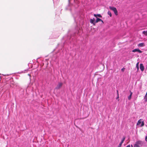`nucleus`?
Returning a JSON list of instances; mask_svg holds the SVG:
<instances>
[{"label":"nucleus","mask_w":147,"mask_h":147,"mask_svg":"<svg viewBox=\"0 0 147 147\" xmlns=\"http://www.w3.org/2000/svg\"><path fill=\"white\" fill-rule=\"evenodd\" d=\"M68 1L69 4L66 8L67 9L71 11L74 8H77L79 6V0H69Z\"/></svg>","instance_id":"1"},{"label":"nucleus","mask_w":147,"mask_h":147,"mask_svg":"<svg viewBox=\"0 0 147 147\" xmlns=\"http://www.w3.org/2000/svg\"><path fill=\"white\" fill-rule=\"evenodd\" d=\"M143 142L140 140L137 141L134 145V147H141L142 146Z\"/></svg>","instance_id":"2"},{"label":"nucleus","mask_w":147,"mask_h":147,"mask_svg":"<svg viewBox=\"0 0 147 147\" xmlns=\"http://www.w3.org/2000/svg\"><path fill=\"white\" fill-rule=\"evenodd\" d=\"M141 123V124L140 125L141 127L143 126L144 125V121L143 119H139L138 121V122L137 123V125H139Z\"/></svg>","instance_id":"3"},{"label":"nucleus","mask_w":147,"mask_h":147,"mask_svg":"<svg viewBox=\"0 0 147 147\" xmlns=\"http://www.w3.org/2000/svg\"><path fill=\"white\" fill-rule=\"evenodd\" d=\"M109 8L111 10L113 11H114L115 15H117V10L116 8L115 7H110Z\"/></svg>","instance_id":"4"},{"label":"nucleus","mask_w":147,"mask_h":147,"mask_svg":"<svg viewBox=\"0 0 147 147\" xmlns=\"http://www.w3.org/2000/svg\"><path fill=\"white\" fill-rule=\"evenodd\" d=\"M73 16L74 18V21L75 22H77L76 21L78 18H79L80 17V14L77 13L73 15Z\"/></svg>","instance_id":"5"},{"label":"nucleus","mask_w":147,"mask_h":147,"mask_svg":"<svg viewBox=\"0 0 147 147\" xmlns=\"http://www.w3.org/2000/svg\"><path fill=\"white\" fill-rule=\"evenodd\" d=\"M63 84L62 83L59 82L57 86L55 87V89H59L62 86Z\"/></svg>","instance_id":"6"},{"label":"nucleus","mask_w":147,"mask_h":147,"mask_svg":"<svg viewBox=\"0 0 147 147\" xmlns=\"http://www.w3.org/2000/svg\"><path fill=\"white\" fill-rule=\"evenodd\" d=\"M76 29L77 30V32H76V33H75L76 34H77L78 35L79 33L80 32H81V31H82L81 28L80 27H78V26H77V27L76 28Z\"/></svg>","instance_id":"7"},{"label":"nucleus","mask_w":147,"mask_h":147,"mask_svg":"<svg viewBox=\"0 0 147 147\" xmlns=\"http://www.w3.org/2000/svg\"><path fill=\"white\" fill-rule=\"evenodd\" d=\"M95 21V19L94 18L92 19H90V22L91 23L93 24L94 25H95L96 23Z\"/></svg>","instance_id":"8"},{"label":"nucleus","mask_w":147,"mask_h":147,"mask_svg":"<svg viewBox=\"0 0 147 147\" xmlns=\"http://www.w3.org/2000/svg\"><path fill=\"white\" fill-rule=\"evenodd\" d=\"M140 69L142 71H143L144 69V67L143 64L141 63L140 65Z\"/></svg>","instance_id":"9"},{"label":"nucleus","mask_w":147,"mask_h":147,"mask_svg":"<svg viewBox=\"0 0 147 147\" xmlns=\"http://www.w3.org/2000/svg\"><path fill=\"white\" fill-rule=\"evenodd\" d=\"M138 46L140 47H142L145 46L144 44V43H141L138 44Z\"/></svg>","instance_id":"10"},{"label":"nucleus","mask_w":147,"mask_h":147,"mask_svg":"<svg viewBox=\"0 0 147 147\" xmlns=\"http://www.w3.org/2000/svg\"><path fill=\"white\" fill-rule=\"evenodd\" d=\"M132 94V92H131V91H130V94L128 96V98L129 100H130L131 99Z\"/></svg>","instance_id":"11"},{"label":"nucleus","mask_w":147,"mask_h":147,"mask_svg":"<svg viewBox=\"0 0 147 147\" xmlns=\"http://www.w3.org/2000/svg\"><path fill=\"white\" fill-rule=\"evenodd\" d=\"M100 21L103 22L102 20L101 19L97 18V19L95 21L96 23Z\"/></svg>","instance_id":"12"},{"label":"nucleus","mask_w":147,"mask_h":147,"mask_svg":"<svg viewBox=\"0 0 147 147\" xmlns=\"http://www.w3.org/2000/svg\"><path fill=\"white\" fill-rule=\"evenodd\" d=\"M139 63H137V64H136V67L137 68V71H138V70H139Z\"/></svg>","instance_id":"13"},{"label":"nucleus","mask_w":147,"mask_h":147,"mask_svg":"<svg viewBox=\"0 0 147 147\" xmlns=\"http://www.w3.org/2000/svg\"><path fill=\"white\" fill-rule=\"evenodd\" d=\"M142 34L145 36H147V30L146 31H143Z\"/></svg>","instance_id":"14"},{"label":"nucleus","mask_w":147,"mask_h":147,"mask_svg":"<svg viewBox=\"0 0 147 147\" xmlns=\"http://www.w3.org/2000/svg\"><path fill=\"white\" fill-rule=\"evenodd\" d=\"M138 49H135L132 51L133 52H138Z\"/></svg>","instance_id":"15"},{"label":"nucleus","mask_w":147,"mask_h":147,"mask_svg":"<svg viewBox=\"0 0 147 147\" xmlns=\"http://www.w3.org/2000/svg\"><path fill=\"white\" fill-rule=\"evenodd\" d=\"M108 14L109 15L110 17L112 16V14L110 11H109L108 12Z\"/></svg>","instance_id":"16"},{"label":"nucleus","mask_w":147,"mask_h":147,"mask_svg":"<svg viewBox=\"0 0 147 147\" xmlns=\"http://www.w3.org/2000/svg\"><path fill=\"white\" fill-rule=\"evenodd\" d=\"M98 16L100 18H101L102 16L100 14H97V16Z\"/></svg>","instance_id":"17"},{"label":"nucleus","mask_w":147,"mask_h":147,"mask_svg":"<svg viewBox=\"0 0 147 147\" xmlns=\"http://www.w3.org/2000/svg\"><path fill=\"white\" fill-rule=\"evenodd\" d=\"M138 53H142V51H141L140 50V49H138Z\"/></svg>","instance_id":"18"},{"label":"nucleus","mask_w":147,"mask_h":147,"mask_svg":"<svg viewBox=\"0 0 147 147\" xmlns=\"http://www.w3.org/2000/svg\"><path fill=\"white\" fill-rule=\"evenodd\" d=\"M125 136H123V137L122 140L123 141H124L125 140Z\"/></svg>","instance_id":"19"},{"label":"nucleus","mask_w":147,"mask_h":147,"mask_svg":"<svg viewBox=\"0 0 147 147\" xmlns=\"http://www.w3.org/2000/svg\"><path fill=\"white\" fill-rule=\"evenodd\" d=\"M122 144L120 143L119 144V145L117 147H121V146Z\"/></svg>","instance_id":"20"},{"label":"nucleus","mask_w":147,"mask_h":147,"mask_svg":"<svg viewBox=\"0 0 147 147\" xmlns=\"http://www.w3.org/2000/svg\"><path fill=\"white\" fill-rule=\"evenodd\" d=\"M145 140L147 142V136H146V137H145Z\"/></svg>","instance_id":"21"},{"label":"nucleus","mask_w":147,"mask_h":147,"mask_svg":"<svg viewBox=\"0 0 147 147\" xmlns=\"http://www.w3.org/2000/svg\"><path fill=\"white\" fill-rule=\"evenodd\" d=\"M123 142H124V141H123L122 140H121V142L120 143L122 144Z\"/></svg>","instance_id":"22"},{"label":"nucleus","mask_w":147,"mask_h":147,"mask_svg":"<svg viewBox=\"0 0 147 147\" xmlns=\"http://www.w3.org/2000/svg\"><path fill=\"white\" fill-rule=\"evenodd\" d=\"M94 17H96L97 18V14H94Z\"/></svg>","instance_id":"23"},{"label":"nucleus","mask_w":147,"mask_h":147,"mask_svg":"<svg viewBox=\"0 0 147 147\" xmlns=\"http://www.w3.org/2000/svg\"><path fill=\"white\" fill-rule=\"evenodd\" d=\"M126 147H130V145H128L127 146H126Z\"/></svg>","instance_id":"24"},{"label":"nucleus","mask_w":147,"mask_h":147,"mask_svg":"<svg viewBox=\"0 0 147 147\" xmlns=\"http://www.w3.org/2000/svg\"><path fill=\"white\" fill-rule=\"evenodd\" d=\"M117 95H119V93H118V90H117Z\"/></svg>","instance_id":"25"},{"label":"nucleus","mask_w":147,"mask_h":147,"mask_svg":"<svg viewBox=\"0 0 147 147\" xmlns=\"http://www.w3.org/2000/svg\"><path fill=\"white\" fill-rule=\"evenodd\" d=\"M119 98V95H117V99Z\"/></svg>","instance_id":"26"},{"label":"nucleus","mask_w":147,"mask_h":147,"mask_svg":"<svg viewBox=\"0 0 147 147\" xmlns=\"http://www.w3.org/2000/svg\"><path fill=\"white\" fill-rule=\"evenodd\" d=\"M131 147H133L132 145L131 144Z\"/></svg>","instance_id":"27"},{"label":"nucleus","mask_w":147,"mask_h":147,"mask_svg":"<svg viewBox=\"0 0 147 147\" xmlns=\"http://www.w3.org/2000/svg\"><path fill=\"white\" fill-rule=\"evenodd\" d=\"M53 0V3H55V0Z\"/></svg>","instance_id":"28"},{"label":"nucleus","mask_w":147,"mask_h":147,"mask_svg":"<svg viewBox=\"0 0 147 147\" xmlns=\"http://www.w3.org/2000/svg\"><path fill=\"white\" fill-rule=\"evenodd\" d=\"M124 68H122L121 69V71H123V69Z\"/></svg>","instance_id":"29"},{"label":"nucleus","mask_w":147,"mask_h":147,"mask_svg":"<svg viewBox=\"0 0 147 147\" xmlns=\"http://www.w3.org/2000/svg\"><path fill=\"white\" fill-rule=\"evenodd\" d=\"M72 38H72V37H71V38H70V39H71Z\"/></svg>","instance_id":"30"}]
</instances>
